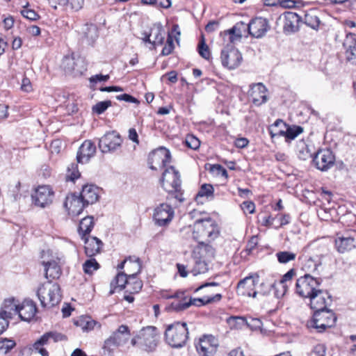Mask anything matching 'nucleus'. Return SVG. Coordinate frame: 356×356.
<instances>
[{"instance_id":"f257e3e1","label":"nucleus","mask_w":356,"mask_h":356,"mask_svg":"<svg viewBox=\"0 0 356 356\" xmlns=\"http://www.w3.org/2000/svg\"><path fill=\"white\" fill-rule=\"evenodd\" d=\"M153 159L161 161L162 167L165 168L160 180L162 188L169 193L171 198H175L179 202H184L179 172L174 166L167 167L171 161L170 151L165 147H160L153 153Z\"/></svg>"},{"instance_id":"f03ea898","label":"nucleus","mask_w":356,"mask_h":356,"mask_svg":"<svg viewBox=\"0 0 356 356\" xmlns=\"http://www.w3.org/2000/svg\"><path fill=\"white\" fill-rule=\"evenodd\" d=\"M269 29L268 21L263 17L252 19L248 24L241 22L236 24L232 29L225 31L220 35L223 40L228 38L231 43L239 41L242 38V29L248 30L252 37L259 38L263 37Z\"/></svg>"},{"instance_id":"7ed1b4c3","label":"nucleus","mask_w":356,"mask_h":356,"mask_svg":"<svg viewBox=\"0 0 356 356\" xmlns=\"http://www.w3.org/2000/svg\"><path fill=\"white\" fill-rule=\"evenodd\" d=\"M188 339L187 324L177 321L168 325L165 331L166 343L172 348H179L186 345Z\"/></svg>"},{"instance_id":"20e7f679","label":"nucleus","mask_w":356,"mask_h":356,"mask_svg":"<svg viewBox=\"0 0 356 356\" xmlns=\"http://www.w3.org/2000/svg\"><path fill=\"white\" fill-rule=\"evenodd\" d=\"M37 296L42 307H53L61 301L60 286L51 281L44 283L38 288Z\"/></svg>"},{"instance_id":"39448f33","label":"nucleus","mask_w":356,"mask_h":356,"mask_svg":"<svg viewBox=\"0 0 356 356\" xmlns=\"http://www.w3.org/2000/svg\"><path fill=\"white\" fill-rule=\"evenodd\" d=\"M195 241L200 242L202 240L209 241L216 239L219 235V229L211 218L195 221L192 233Z\"/></svg>"},{"instance_id":"423d86ee","label":"nucleus","mask_w":356,"mask_h":356,"mask_svg":"<svg viewBox=\"0 0 356 356\" xmlns=\"http://www.w3.org/2000/svg\"><path fill=\"white\" fill-rule=\"evenodd\" d=\"M4 307L13 312V315L17 314L24 321H30L37 312L36 305L31 299L24 300L21 305H17L15 298L6 299L4 301Z\"/></svg>"},{"instance_id":"0eeeda50","label":"nucleus","mask_w":356,"mask_h":356,"mask_svg":"<svg viewBox=\"0 0 356 356\" xmlns=\"http://www.w3.org/2000/svg\"><path fill=\"white\" fill-rule=\"evenodd\" d=\"M271 138L275 136H284L286 142L294 140L299 134L303 132L300 126L288 125L281 119H277L268 129Z\"/></svg>"},{"instance_id":"6e6552de","label":"nucleus","mask_w":356,"mask_h":356,"mask_svg":"<svg viewBox=\"0 0 356 356\" xmlns=\"http://www.w3.org/2000/svg\"><path fill=\"white\" fill-rule=\"evenodd\" d=\"M337 321L335 314L327 308L314 312L313 319L308 323V326L316 328L322 332L327 327L334 326Z\"/></svg>"},{"instance_id":"1a4fd4ad","label":"nucleus","mask_w":356,"mask_h":356,"mask_svg":"<svg viewBox=\"0 0 356 356\" xmlns=\"http://www.w3.org/2000/svg\"><path fill=\"white\" fill-rule=\"evenodd\" d=\"M321 278H315L307 273L296 280V293L302 298H308L321 287Z\"/></svg>"},{"instance_id":"9d476101","label":"nucleus","mask_w":356,"mask_h":356,"mask_svg":"<svg viewBox=\"0 0 356 356\" xmlns=\"http://www.w3.org/2000/svg\"><path fill=\"white\" fill-rule=\"evenodd\" d=\"M224 41L227 42V44L221 51L220 59L222 65L229 70L236 69L242 61V55L240 51L234 47V43H231L227 38H226V40H224Z\"/></svg>"},{"instance_id":"9b49d317","label":"nucleus","mask_w":356,"mask_h":356,"mask_svg":"<svg viewBox=\"0 0 356 356\" xmlns=\"http://www.w3.org/2000/svg\"><path fill=\"white\" fill-rule=\"evenodd\" d=\"M129 337L130 331L129 327L125 325H120L116 331L113 332L109 338L105 340L103 347L104 350L111 354L115 348L126 343Z\"/></svg>"},{"instance_id":"f8f14e48","label":"nucleus","mask_w":356,"mask_h":356,"mask_svg":"<svg viewBox=\"0 0 356 356\" xmlns=\"http://www.w3.org/2000/svg\"><path fill=\"white\" fill-rule=\"evenodd\" d=\"M139 346L147 351H152L159 342L157 329L154 326L143 328L138 334Z\"/></svg>"},{"instance_id":"ddd939ff","label":"nucleus","mask_w":356,"mask_h":356,"mask_svg":"<svg viewBox=\"0 0 356 356\" xmlns=\"http://www.w3.org/2000/svg\"><path fill=\"white\" fill-rule=\"evenodd\" d=\"M174 217V210L170 204H160L154 211L153 219L159 227L167 226Z\"/></svg>"},{"instance_id":"4468645a","label":"nucleus","mask_w":356,"mask_h":356,"mask_svg":"<svg viewBox=\"0 0 356 356\" xmlns=\"http://www.w3.org/2000/svg\"><path fill=\"white\" fill-rule=\"evenodd\" d=\"M309 305L314 312L326 309L332 302V297L327 291L320 287L314 291L309 298Z\"/></svg>"},{"instance_id":"2eb2a0df","label":"nucleus","mask_w":356,"mask_h":356,"mask_svg":"<svg viewBox=\"0 0 356 356\" xmlns=\"http://www.w3.org/2000/svg\"><path fill=\"white\" fill-rule=\"evenodd\" d=\"M31 197L36 206L44 208L52 203L54 193L49 186H39Z\"/></svg>"},{"instance_id":"dca6fc26","label":"nucleus","mask_w":356,"mask_h":356,"mask_svg":"<svg viewBox=\"0 0 356 356\" xmlns=\"http://www.w3.org/2000/svg\"><path fill=\"white\" fill-rule=\"evenodd\" d=\"M335 157L329 149H319L313 158L315 166L321 171H326L334 164Z\"/></svg>"},{"instance_id":"f3484780","label":"nucleus","mask_w":356,"mask_h":356,"mask_svg":"<svg viewBox=\"0 0 356 356\" xmlns=\"http://www.w3.org/2000/svg\"><path fill=\"white\" fill-rule=\"evenodd\" d=\"M122 140L115 131L106 133L99 141V147L102 152L108 153L115 151L120 147Z\"/></svg>"},{"instance_id":"a211bd4d","label":"nucleus","mask_w":356,"mask_h":356,"mask_svg":"<svg viewBox=\"0 0 356 356\" xmlns=\"http://www.w3.org/2000/svg\"><path fill=\"white\" fill-rule=\"evenodd\" d=\"M259 282V275L255 273L241 280L237 284V293L242 296L255 298L257 291L254 290L255 284Z\"/></svg>"},{"instance_id":"6ab92c4d","label":"nucleus","mask_w":356,"mask_h":356,"mask_svg":"<svg viewBox=\"0 0 356 356\" xmlns=\"http://www.w3.org/2000/svg\"><path fill=\"white\" fill-rule=\"evenodd\" d=\"M86 206L80 195H77L75 193L68 195L64 202V207L68 211V213L73 216H79Z\"/></svg>"},{"instance_id":"aec40b11","label":"nucleus","mask_w":356,"mask_h":356,"mask_svg":"<svg viewBox=\"0 0 356 356\" xmlns=\"http://www.w3.org/2000/svg\"><path fill=\"white\" fill-rule=\"evenodd\" d=\"M266 92V87L262 83H257L250 85L248 95L252 99V103L255 106H259L267 102Z\"/></svg>"},{"instance_id":"412c9836","label":"nucleus","mask_w":356,"mask_h":356,"mask_svg":"<svg viewBox=\"0 0 356 356\" xmlns=\"http://www.w3.org/2000/svg\"><path fill=\"white\" fill-rule=\"evenodd\" d=\"M216 339L213 336H204L196 346L197 351L201 356H210L216 353Z\"/></svg>"},{"instance_id":"4be33fe9","label":"nucleus","mask_w":356,"mask_h":356,"mask_svg":"<svg viewBox=\"0 0 356 356\" xmlns=\"http://www.w3.org/2000/svg\"><path fill=\"white\" fill-rule=\"evenodd\" d=\"M302 17L297 13L288 11L284 13L283 30L285 33H291L298 31Z\"/></svg>"},{"instance_id":"5701e85b","label":"nucleus","mask_w":356,"mask_h":356,"mask_svg":"<svg viewBox=\"0 0 356 356\" xmlns=\"http://www.w3.org/2000/svg\"><path fill=\"white\" fill-rule=\"evenodd\" d=\"M95 145L91 140H85L79 148L76 160L78 163H86L95 156Z\"/></svg>"},{"instance_id":"b1692460","label":"nucleus","mask_w":356,"mask_h":356,"mask_svg":"<svg viewBox=\"0 0 356 356\" xmlns=\"http://www.w3.org/2000/svg\"><path fill=\"white\" fill-rule=\"evenodd\" d=\"M343 47L346 49V60L352 64H356V34L348 33L343 42Z\"/></svg>"},{"instance_id":"393cba45","label":"nucleus","mask_w":356,"mask_h":356,"mask_svg":"<svg viewBox=\"0 0 356 356\" xmlns=\"http://www.w3.org/2000/svg\"><path fill=\"white\" fill-rule=\"evenodd\" d=\"M82 239L84 241L85 253L87 257H93L101 252L104 244L99 238L88 236Z\"/></svg>"},{"instance_id":"a878e982","label":"nucleus","mask_w":356,"mask_h":356,"mask_svg":"<svg viewBox=\"0 0 356 356\" xmlns=\"http://www.w3.org/2000/svg\"><path fill=\"white\" fill-rule=\"evenodd\" d=\"M45 253L43 252L42 264L44 267L45 277L48 280H55L60 277L62 271L56 260H45Z\"/></svg>"},{"instance_id":"bb28decb","label":"nucleus","mask_w":356,"mask_h":356,"mask_svg":"<svg viewBox=\"0 0 356 356\" xmlns=\"http://www.w3.org/2000/svg\"><path fill=\"white\" fill-rule=\"evenodd\" d=\"M135 276L134 277H131L129 276V274H127L124 272H119L115 278L111 282V290L109 291V295H113L116 289H119V290H122L125 288L126 285H131V280H134Z\"/></svg>"},{"instance_id":"cd10ccee","label":"nucleus","mask_w":356,"mask_h":356,"mask_svg":"<svg viewBox=\"0 0 356 356\" xmlns=\"http://www.w3.org/2000/svg\"><path fill=\"white\" fill-rule=\"evenodd\" d=\"M79 32L81 35L82 40L88 44H92L98 38V29L92 24L83 25Z\"/></svg>"},{"instance_id":"c85d7f7f","label":"nucleus","mask_w":356,"mask_h":356,"mask_svg":"<svg viewBox=\"0 0 356 356\" xmlns=\"http://www.w3.org/2000/svg\"><path fill=\"white\" fill-rule=\"evenodd\" d=\"M99 188L92 184L85 185L82 188L80 196L83 200V202L88 206L95 203L99 198L98 194Z\"/></svg>"},{"instance_id":"c756f323","label":"nucleus","mask_w":356,"mask_h":356,"mask_svg":"<svg viewBox=\"0 0 356 356\" xmlns=\"http://www.w3.org/2000/svg\"><path fill=\"white\" fill-rule=\"evenodd\" d=\"M193 254L195 257L211 261L214 258L215 250L211 245L205 243L204 241H200L195 248Z\"/></svg>"},{"instance_id":"7c9ffc66","label":"nucleus","mask_w":356,"mask_h":356,"mask_svg":"<svg viewBox=\"0 0 356 356\" xmlns=\"http://www.w3.org/2000/svg\"><path fill=\"white\" fill-rule=\"evenodd\" d=\"M131 266V267H133L134 272L131 273V274H129V276L131 277H134V276L137 275L140 272L141 269V264L140 262V259L138 257H129L127 259H125L124 261H122L120 264L118 266V270H122L124 268V266Z\"/></svg>"},{"instance_id":"2f4dec72","label":"nucleus","mask_w":356,"mask_h":356,"mask_svg":"<svg viewBox=\"0 0 356 356\" xmlns=\"http://www.w3.org/2000/svg\"><path fill=\"white\" fill-rule=\"evenodd\" d=\"M94 225V218L92 216H88L80 221L78 231L81 238L86 237L91 232Z\"/></svg>"},{"instance_id":"473e14b6","label":"nucleus","mask_w":356,"mask_h":356,"mask_svg":"<svg viewBox=\"0 0 356 356\" xmlns=\"http://www.w3.org/2000/svg\"><path fill=\"white\" fill-rule=\"evenodd\" d=\"M335 246L338 252L344 253L355 248L354 238L352 237H339L335 240Z\"/></svg>"},{"instance_id":"72a5a7b5","label":"nucleus","mask_w":356,"mask_h":356,"mask_svg":"<svg viewBox=\"0 0 356 356\" xmlns=\"http://www.w3.org/2000/svg\"><path fill=\"white\" fill-rule=\"evenodd\" d=\"M150 35L153 36L152 45L163 44L165 39V31L161 24H154L151 29Z\"/></svg>"},{"instance_id":"f704fd0d","label":"nucleus","mask_w":356,"mask_h":356,"mask_svg":"<svg viewBox=\"0 0 356 356\" xmlns=\"http://www.w3.org/2000/svg\"><path fill=\"white\" fill-rule=\"evenodd\" d=\"M303 22L309 27L313 29H317L320 24V19L317 16L316 10H309L305 12L304 17L302 18Z\"/></svg>"},{"instance_id":"c9c22d12","label":"nucleus","mask_w":356,"mask_h":356,"mask_svg":"<svg viewBox=\"0 0 356 356\" xmlns=\"http://www.w3.org/2000/svg\"><path fill=\"white\" fill-rule=\"evenodd\" d=\"M67 339L65 335L58 332H48L44 333L42 336L40 337L39 339H38V343H49L50 341H53L56 343L58 341H65Z\"/></svg>"},{"instance_id":"e433bc0d","label":"nucleus","mask_w":356,"mask_h":356,"mask_svg":"<svg viewBox=\"0 0 356 356\" xmlns=\"http://www.w3.org/2000/svg\"><path fill=\"white\" fill-rule=\"evenodd\" d=\"M222 295L220 293H217L213 296L209 297L205 296L203 298H191L189 301L187 303H190V306L196 305V306H202L206 304H209L213 302H218L221 300Z\"/></svg>"},{"instance_id":"4c0bfd02","label":"nucleus","mask_w":356,"mask_h":356,"mask_svg":"<svg viewBox=\"0 0 356 356\" xmlns=\"http://www.w3.org/2000/svg\"><path fill=\"white\" fill-rule=\"evenodd\" d=\"M195 264L191 270V273L193 275H197L199 274L205 273L209 270V262L210 261L203 259L198 257H195Z\"/></svg>"},{"instance_id":"58836bf2","label":"nucleus","mask_w":356,"mask_h":356,"mask_svg":"<svg viewBox=\"0 0 356 356\" xmlns=\"http://www.w3.org/2000/svg\"><path fill=\"white\" fill-rule=\"evenodd\" d=\"M233 320L241 321L242 324H245L251 330H257L261 329L262 326V322L259 318H244L241 316H234L232 318Z\"/></svg>"},{"instance_id":"ea45409f","label":"nucleus","mask_w":356,"mask_h":356,"mask_svg":"<svg viewBox=\"0 0 356 356\" xmlns=\"http://www.w3.org/2000/svg\"><path fill=\"white\" fill-rule=\"evenodd\" d=\"M273 289L274 290V295L277 298H280L284 296L288 290L287 284H282V286H278V282L275 281L273 283L269 284L267 290H261V293L264 295L268 294L270 290Z\"/></svg>"},{"instance_id":"a19ab883","label":"nucleus","mask_w":356,"mask_h":356,"mask_svg":"<svg viewBox=\"0 0 356 356\" xmlns=\"http://www.w3.org/2000/svg\"><path fill=\"white\" fill-rule=\"evenodd\" d=\"M297 155L301 160L305 161L312 156V153L304 140L297 144Z\"/></svg>"},{"instance_id":"79ce46f5","label":"nucleus","mask_w":356,"mask_h":356,"mask_svg":"<svg viewBox=\"0 0 356 356\" xmlns=\"http://www.w3.org/2000/svg\"><path fill=\"white\" fill-rule=\"evenodd\" d=\"M13 317V312L6 309L4 305L0 311V334H1L8 327V319Z\"/></svg>"},{"instance_id":"37998d69","label":"nucleus","mask_w":356,"mask_h":356,"mask_svg":"<svg viewBox=\"0 0 356 356\" xmlns=\"http://www.w3.org/2000/svg\"><path fill=\"white\" fill-rule=\"evenodd\" d=\"M99 268L100 265L96 261V259L92 257H90V259H87L83 264V270L86 274L90 275L94 271L98 270Z\"/></svg>"},{"instance_id":"c03bdc74","label":"nucleus","mask_w":356,"mask_h":356,"mask_svg":"<svg viewBox=\"0 0 356 356\" xmlns=\"http://www.w3.org/2000/svg\"><path fill=\"white\" fill-rule=\"evenodd\" d=\"M213 187L211 184H204L201 186L198 193L196 195V200L200 197H213Z\"/></svg>"},{"instance_id":"a18cd8bd","label":"nucleus","mask_w":356,"mask_h":356,"mask_svg":"<svg viewBox=\"0 0 356 356\" xmlns=\"http://www.w3.org/2000/svg\"><path fill=\"white\" fill-rule=\"evenodd\" d=\"M276 257L280 263L286 264L291 261H293L296 259V254L288 251H282L277 252Z\"/></svg>"},{"instance_id":"49530a36","label":"nucleus","mask_w":356,"mask_h":356,"mask_svg":"<svg viewBox=\"0 0 356 356\" xmlns=\"http://www.w3.org/2000/svg\"><path fill=\"white\" fill-rule=\"evenodd\" d=\"M113 105V102L110 100L102 101L97 102L92 108L93 113L100 115L102 114L107 108Z\"/></svg>"},{"instance_id":"de8ad7c7","label":"nucleus","mask_w":356,"mask_h":356,"mask_svg":"<svg viewBox=\"0 0 356 356\" xmlns=\"http://www.w3.org/2000/svg\"><path fill=\"white\" fill-rule=\"evenodd\" d=\"M16 343L13 340L5 339L0 341V354H6L15 346Z\"/></svg>"},{"instance_id":"09e8293b","label":"nucleus","mask_w":356,"mask_h":356,"mask_svg":"<svg viewBox=\"0 0 356 356\" xmlns=\"http://www.w3.org/2000/svg\"><path fill=\"white\" fill-rule=\"evenodd\" d=\"M81 174L77 170V165L72 163L70 167L67 168V173L66 175V180L74 181L80 177Z\"/></svg>"},{"instance_id":"8fccbe9b","label":"nucleus","mask_w":356,"mask_h":356,"mask_svg":"<svg viewBox=\"0 0 356 356\" xmlns=\"http://www.w3.org/2000/svg\"><path fill=\"white\" fill-rule=\"evenodd\" d=\"M198 52L200 55L206 60L210 58V51L207 44L205 43L204 38L202 37L198 44Z\"/></svg>"},{"instance_id":"3c124183","label":"nucleus","mask_w":356,"mask_h":356,"mask_svg":"<svg viewBox=\"0 0 356 356\" xmlns=\"http://www.w3.org/2000/svg\"><path fill=\"white\" fill-rule=\"evenodd\" d=\"M185 143L188 147L195 150L200 145V140L193 135H187Z\"/></svg>"},{"instance_id":"603ef678","label":"nucleus","mask_w":356,"mask_h":356,"mask_svg":"<svg viewBox=\"0 0 356 356\" xmlns=\"http://www.w3.org/2000/svg\"><path fill=\"white\" fill-rule=\"evenodd\" d=\"M127 286V291L131 293H138L143 287V282L141 280L137 279L136 275H135V279L131 280V285Z\"/></svg>"},{"instance_id":"864d4df0","label":"nucleus","mask_w":356,"mask_h":356,"mask_svg":"<svg viewBox=\"0 0 356 356\" xmlns=\"http://www.w3.org/2000/svg\"><path fill=\"white\" fill-rule=\"evenodd\" d=\"M174 47L172 36L169 33L167 38L166 44L162 49L161 55L168 56L172 52Z\"/></svg>"},{"instance_id":"5fc2aeb1","label":"nucleus","mask_w":356,"mask_h":356,"mask_svg":"<svg viewBox=\"0 0 356 356\" xmlns=\"http://www.w3.org/2000/svg\"><path fill=\"white\" fill-rule=\"evenodd\" d=\"M21 14L23 15V17L31 21L36 20L39 17V15L35 10L29 9L26 7H24L21 10Z\"/></svg>"},{"instance_id":"6e6d98bb","label":"nucleus","mask_w":356,"mask_h":356,"mask_svg":"<svg viewBox=\"0 0 356 356\" xmlns=\"http://www.w3.org/2000/svg\"><path fill=\"white\" fill-rule=\"evenodd\" d=\"M296 274V271L294 269L289 270L286 273H285L282 279L278 282V286H282V284H287V282L291 281Z\"/></svg>"},{"instance_id":"4d7b16f0","label":"nucleus","mask_w":356,"mask_h":356,"mask_svg":"<svg viewBox=\"0 0 356 356\" xmlns=\"http://www.w3.org/2000/svg\"><path fill=\"white\" fill-rule=\"evenodd\" d=\"M171 308L177 312L182 311L190 307V303H187V302L183 301H177L172 302L170 305Z\"/></svg>"},{"instance_id":"13d9d810","label":"nucleus","mask_w":356,"mask_h":356,"mask_svg":"<svg viewBox=\"0 0 356 356\" xmlns=\"http://www.w3.org/2000/svg\"><path fill=\"white\" fill-rule=\"evenodd\" d=\"M48 344L47 343H38V340L33 343V348L34 350L40 353L42 356H49L48 351L43 348V346Z\"/></svg>"},{"instance_id":"bf43d9fd","label":"nucleus","mask_w":356,"mask_h":356,"mask_svg":"<svg viewBox=\"0 0 356 356\" xmlns=\"http://www.w3.org/2000/svg\"><path fill=\"white\" fill-rule=\"evenodd\" d=\"M116 99L119 101H124L126 102L136 103L138 104L139 101L135 98L134 97L129 95V94H122L116 96Z\"/></svg>"},{"instance_id":"052dcab7","label":"nucleus","mask_w":356,"mask_h":356,"mask_svg":"<svg viewBox=\"0 0 356 356\" xmlns=\"http://www.w3.org/2000/svg\"><path fill=\"white\" fill-rule=\"evenodd\" d=\"M245 213H253L255 209L254 204L251 201H245L241 205Z\"/></svg>"},{"instance_id":"680f3d73","label":"nucleus","mask_w":356,"mask_h":356,"mask_svg":"<svg viewBox=\"0 0 356 356\" xmlns=\"http://www.w3.org/2000/svg\"><path fill=\"white\" fill-rule=\"evenodd\" d=\"M63 65H65L66 70L69 72L75 70V63L72 58H65L63 61Z\"/></svg>"},{"instance_id":"e2e57ef3","label":"nucleus","mask_w":356,"mask_h":356,"mask_svg":"<svg viewBox=\"0 0 356 356\" xmlns=\"http://www.w3.org/2000/svg\"><path fill=\"white\" fill-rule=\"evenodd\" d=\"M109 75L108 74H106V75H102V74H96L95 76H92L90 78V83H97L98 81L101 82V81H106L109 79Z\"/></svg>"},{"instance_id":"0e129e2a","label":"nucleus","mask_w":356,"mask_h":356,"mask_svg":"<svg viewBox=\"0 0 356 356\" xmlns=\"http://www.w3.org/2000/svg\"><path fill=\"white\" fill-rule=\"evenodd\" d=\"M325 346L323 344H317L314 346L313 353L316 356H325Z\"/></svg>"},{"instance_id":"69168bd1","label":"nucleus","mask_w":356,"mask_h":356,"mask_svg":"<svg viewBox=\"0 0 356 356\" xmlns=\"http://www.w3.org/2000/svg\"><path fill=\"white\" fill-rule=\"evenodd\" d=\"M71 8L77 11L79 10L83 5L84 0H69Z\"/></svg>"},{"instance_id":"338daca9","label":"nucleus","mask_w":356,"mask_h":356,"mask_svg":"<svg viewBox=\"0 0 356 356\" xmlns=\"http://www.w3.org/2000/svg\"><path fill=\"white\" fill-rule=\"evenodd\" d=\"M21 89L24 92H30L32 90L31 81L28 78L22 79Z\"/></svg>"},{"instance_id":"774afa93","label":"nucleus","mask_w":356,"mask_h":356,"mask_svg":"<svg viewBox=\"0 0 356 356\" xmlns=\"http://www.w3.org/2000/svg\"><path fill=\"white\" fill-rule=\"evenodd\" d=\"M258 244V238L256 236H253L248 242L247 249L251 252Z\"/></svg>"}]
</instances>
